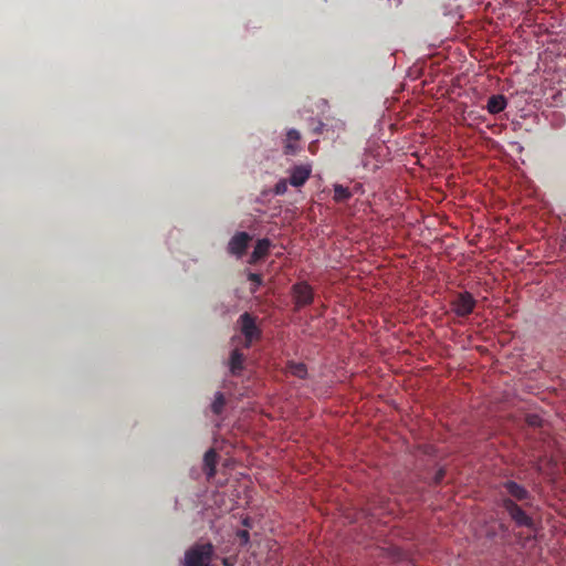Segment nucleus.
<instances>
[{
    "label": "nucleus",
    "instance_id": "obj_1",
    "mask_svg": "<svg viewBox=\"0 0 566 566\" xmlns=\"http://www.w3.org/2000/svg\"><path fill=\"white\" fill-rule=\"evenodd\" d=\"M500 505L518 527L532 528L533 520L521 505H528L532 499L530 491L514 480H505L499 485Z\"/></svg>",
    "mask_w": 566,
    "mask_h": 566
},
{
    "label": "nucleus",
    "instance_id": "obj_2",
    "mask_svg": "<svg viewBox=\"0 0 566 566\" xmlns=\"http://www.w3.org/2000/svg\"><path fill=\"white\" fill-rule=\"evenodd\" d=\"M212 554V544H195L186 553V566H209Z\"/></svg>",
    "mask_w": 566,
    "mask_h": 566
},
{
    "label": "nucleus",
    "instance_id": "obj_3",
    "mask_svg": "<svg viewBox=\"0 0 566 566\" xmlns=\"http://www.w3.org/2000/svg\"><path fill=\"white\" fill-rule=\"evenodd\" d=\"M476 305V301L470 292H459L454 295L453 300L450 301V308L454 315L459 317H465L471 314Z\"/></svg>",
    "mask_w": 566,
    "mask_h": 566
},
{
    "label": "nucleus",
    "instance_id": "obj_4",
    "mask_svg": "<svg viewBox=\"0 0 566 566\" xmlns=\"http://www.w3.org/2000/svg\"><path fill=\"white\" fill-rule=\"evenodd\" d=\"M240 329L241 334L244 336L245 347H250L253 340H256L261 336L260 328L255 325V319L250 313L244 312L241 314L240 318Z\"/></svg>",
    "mask_w": 566,
    "mask_h": 566
},
{
    "label": "nucleus",
    "instance_id": "obj_5",
    "mask_svg": "<svg viewBox=\"0 0 566 566\" xmlns=\"http://www.w3.org/2000/svg\"><path fill=\"white\" fill-rule=\"evenodd\" d=\"M292 298H294L296 308L304 307L313 302V290L306 282H300L291 287Z\"/></svg>",
    "mask_w": 566,
    "mask_h": 566
},
{
    "label": "nucleus",
    "instance_id": "obj_6",
    "mask_svg": "<svg viewBox=\"0 0 566 566\" xmlns=\"http://www.w3.org/2000/svg\"><path fill=\"white\" fill-rule=\"evenodd\" d=\"M251 241V237L247 232H238L230 239L228 244V252L238 258L244 255L245 250L249 248V242Z\"/></svg>",
    "mask_w": 566,
    "mask_h": 566
},
{
    "label": "nucleus",
    "instance_id": "obj_7",
    "mask_svg": "<svg viewBox=\"0 0 566 566\" xmlns=\"http://www.w3.org/2000/svg\"><path fill=\"white\" fill-rule=\"evenodd\" d=\"M312 168L310 165L294 166L290 170V185L298 188L305 185L306 180L311 177Z\"/></svg>",
    "mask_w": 566,
    "mask_h": 566
},
{
    "label": "nucleus",
    "instance_id": "obj_8",
    "mask_svg": "<svg viewBox=\"0 0 566 566\" xmlns=\"http://www.w3.org/2000/svg\"><path fill=\"white\" fill-rule=\"evenodd\" d=\"M271 242L269 239L264 238L261 240H258V243H255L253 252H251L249 263L255 264L260 260L264 259L269 252H270Z\"/></svg>",
    "mask_w": 566,
    "mask_h": 566
},
{
    "label": "nucleus",
    "instance_id": "obj_9",
    "mask_svg": "<svg viewBox=\"0 0 566 566\" xmlns=\"http://www.w3.org/2000/svg\"><path fill=\"white\" fill-rule=\"evenodd\" d=\"M218 460V453L214 449H210L205 452L203 455V471L208 479L214 478L216 474V461Z\"/></svg>",
    "mask_w": 566,
    "mask_h": 566
},
{
    "label": "nucleus",
    "instance_id": "obj_10",
    "mask_svg": "<svg viewBox=\"0 0 566 566\" xmlns=\"http://www.w3.org/2000/svg\"><path fill=\"white\" fill-rule=\"evenodd\" d=\"M506 107V98L503 95H492L490 96L489 101H486V111H489L490 114H499L504 112Z\"/></svg>",
    "mask_w": 566,
    "mask_h": 566
},
{
    "label": "nucleus",
    "instance_id": "obj_11",
    "mask_svg": "<svg viewBox=\"0 0 566 566\" xmlns=\"http://www.w3.org/2000/svg\"><path fill=\"white\" fill-rule=\"evenodd\" d=\"M244 363V356L242 355V353L234 348L232 354H230V360H229V368H230V373H232V375H238L240 373V370L242 369V364Z\"/></svg>",
    "mask_w": 566,
    "mask_h": 566
},
{
    "label": "nucleus",
    "instance_id": "obj_12",
    "mask_svg": "<svg viewBox=\"0 0 566 566\" xmlns=\"http://www.w3.org/2000/svg\"><path fill=\"white\" fill-rule=\"evenodd\" d=\"M301 139V134L298 130L291 128L289 132H286V139H285V154L292 155L296 151V142Z\"/></svg>",
    "mask_w": 566,
    "mask_h": 566
},
{
    "label": "nucleus",
    "instance_id": "obj_13",
    "mask_svg": "<svg viewBox=\"0 0 566 566\" xmlns=\"http://www.w3.org/2000/svg\"><path fill=\"white\" fill-rule=\"evenodd\" d=\"M352 197V192L347 187L336 184L334 187V200L336 202H346Z\"/></svg>",
    "mask_w": 566,
    "mask_h": 566
},
{
    "label": "nucleus",
    "instance_id": "obj_14",
    "mask_svg": "<svg viewBox=\"0 0 566 566\" xmlns=\"http://www.w3.org/2000/svg\"><path fill=\"white\" fill-rule=\"evenodd\" d=\"M289 371L291 375L304 379L306 377V366L302 363H291L289 365Z\"/></svg>",
    "mask_w": 566,
    "mask_h": 566
},
{
    "label": "nucleus",
    "instance_id": "obj_15",
    "mask_svg": "<svg viewBox=\"0 0 566 566\" xmlns=\"http://www.w3.org/2000/svg\"><path fill=\"white\" fill-rule=\"evenodd\" d=\"M224 396L222 392H217V396H214V400L212 402V411L216 415H220L223 411L224 408Z\"/></svg>",
    "mask_w": 566,
    "mask_h": 566
},
{
    "label": "nucleus",
    "instance_id": "obj_16",
    "mask_svg": "<svg viewBox=\"0 0 566 566\" xmlns=\"http://www.w3.org/2000/svg\"><path fill=\"white\" fill-rule=\"evenodd\" d=\"M248 279L253 285L250 287V293H256L260 285L262 284V277L259 273L249 272Z\"/></svg>",
    "mask_w": 566,
    "mask_h": 566
},
{
    "label": "nucleus",
    "instance_id": "obj_17",
    "mask_svg": "<svg viewBox=\"0 0 566 566\" xmlns=\"http://www.w3.org/2000/svg\"><path fill=\"white\" fill-rule=\"evenodd\" d=\"M287 185H290V181L286 179H281L279 182L274 186V193L276 196H283L286 193Z\"/></svg>",
    "mask_w": 566,
    "mask_h": 566
},
{
    "label": "nucleus",
    "instance_id": "obj_18",
    "mask_svg": "<svg viewBox=\"0 0 566 566\" xmlns=\"http://www.w3.org/2000/svg\"><path fill=\"white\" fill-rule=\"evenodd\" d=\"M235 535H238V537H239L240 545H248V544H249V541H250V534H249V532H248V531H245V530H240V531L238 532V534H235Z\"/></svg>",
    "mask_w": 566,
    "mask_h": 566
},
{
    "label": "nucleus",
    "instance_id": "obj_19",
    "mask_svg": "<svg viewBox=\"0 0 566 566\" xmlns=\"http://www.w3.org/2000/svg\"><path fill=\"white\" fill-rule=\"evenodd\" d=\"M443 478H444V471H443V469H439V471L437 472V474H434V478H433L434 483L438 484L440 481L443 480Z\"/></svg>",
    "mask_w": 566,
    "mask_h": 566
},
{
    "label": "nucleus",
    "instance_id": "obj_20",
    "mask_svg": "<svg viewBox=\"0 0 566 566\" xmlns=\"http://www.w3.org/2000/svg\"><path fill=\"white\" fill-rule=\"evenodd\" d=\"M243 525L249 526V520H244Z\"/></svg>",
    "mask_w": 566,
    "mask_h": 566
}]
</instances>
